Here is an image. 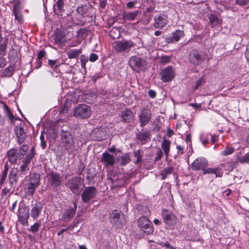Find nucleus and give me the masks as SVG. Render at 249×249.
Here are the masks:
<instances>
[{
  "label": "nucleus",
  "mask_w": 249,
  "mask_h": 249,
  "mask_svg": "<svg viewBox=\"0 0 249 249\" xmlns=\"http://www.w3.org/2000/svg\"><path fill=\"white\" fill-rule=\"evenodd\" d=\"M40 226V223L36 222L34 225L30 227V229L29 230V231H31L33 233H36L39 231V229Z\"/></svg>",
  "instance_id": "49530a36"
},
{
  "label": "nucleus",
  "mask_w": 249,
  "mask_h": 249,
  "mask_svg": "<svg viewBox=\"0 0 249 249\" xmlns=\"http://www.w3.org/2000/svg\"><path fill=\"white\" fill-rule=\"evenodd\" d=\"M235 3L242 7H249V0H235Z\"/></svg>",
  "instance_id": "37998d69"
},
{
  "label": "nucleus",
  "mask_w": 249,
  "mask_h": 249,
  "mask_svg": "<svg viewBox=\"0 0 249 249\" xmlns=\"http://www.w3.org/2000/svg\"><path fill=\"white\" fill-rule=\"evenodd\" d=\"M80 60L82 68L85 67L86 64L88 62V59L87 57L84 55H82L80 56Z\"/></svg>",
  "instance_id": "6e6d98bb"
},
{
  "label": "nucleus",
  "mask_w": 249,
  "mask_h": 249,
  "mask_svg": "<svg viewBox=\"0 0 249 249\" xmlns=\"http://www.w3.org/2000/svg\"><path fill=\"white\" fill-rule=\"evenodd\" d=\"M236 163L234 161H230L226 162L222 164L221 166L225 169V170L229 172L231 171L235 168Z\"/></svg>",
  "instance_id": "e433bc0d"
},
{
  "label": "nucleus",
  "mask_w": 249,
  "mask_h": 249,
  "mask_svg": "<svg viewBox=\"0 0 249 249\" xmlns=\"http://www.w3.org/2000/svg\"><path fill=\"white\" fill-rule=\"evenodd\" d=\"M10 54L9 55V59L12 60V59L14 61L15 64L17 62L18 60V54L17 52L15 50L10 51Z\"/></svg>",
  "instance_id": "a18cd8bd"
},
{
  "label": "nucleus",
  "mask_w": 249,
  "mask_h": 249,
  "mask_svg": "<svg viewBox=\"0 0 249 249\" xmlns=\"http://www.w3.org/2000/svg\"><path fill=\"white\" fill-rule=\"evenodd\" d=\"M122 122L125 123H130L133 119L134 115L132 111L129 109L123 110L121 113Z\"/></svg>",
  "instance_id": "a878e982"
},
{
  "label": "nucleus",
  "mask_w": 249,
  "mask_h": 249,
  "mask_svg": "<svg viewBox=\"0 0 249 249\" xmlns=\"http://www.w3.org/2000/svg\"><path fill=\"white\" fill-rule=\"evenodd\" d=\"M203 175L214 174L215 177L221 178L223 176V171L221 168H206L202 173Z\"/></svg>",
  "instance_id": "393cba45"
},
{
  "label": "nucleus",
  "mask_w": 249,
  "mask_h": 249,
  "mask_svg": "<svg viewBox=\"0 0 249 249\" xmlns=\"http://www.w3.org/2000/svg\"><path fill=\"white\" fill-rule=\"evenodd\" d=\"M6 65V59L0 56V69L4 68Z\"/></svg>",
  "instance_id": "e2e57ef3"
},
{
  "label": "nucleus",
  "mask_w": 249,
  "mask_h": 249,
  "mask_svg": "<svg viewBox=\"0 0 249 249\" xmlns=\"http://www.w3.org/2000/svg\"><path fill=\"white\" fill-rule=\"evenodd\" d=\"M234 151L235 149L233 147L227 146L225 149L221 152V155L225 156H228L232 154Z\"/></svg>",
  "instance_id": "c03bdc74"
},
{
  "label": "nucleus",
  "mask_w": 249,
  "mask_h": 249,
  "mask_svg": "<svg viewBox=\"0 0 249 249\" xmlns=\"http://www.w3.org/2000/svg\"><path fill=\"white\" fill-rule=\"evenodd\" d=\"M46 54V52L44 50H40L37 53V58L38 60L40 59L42 60V58L45 56Z\"/></svg>",
  "instance_id": "bf43d9fd"
},
{
  "label": "nucleus",
  "mask_w": 249,
  "mask_h": 249,
  "mask_svg": "<svg viewBox=\"0 0 249 249\" xmlns=\"http://www.w3.org/2000/svg\"><path fill=\"white\" fill-rule=\"evenodd\" d=\"M171 57L168 56H163L161 58L160 63L163 65L170 62Z\"/></svg>",
  "instance_id": "864d4df0"
},
{
  "label": "nucleus",
  "mask_w": 249,
  "mask_h": 249,
  "mask_svg": "<svg viewBox=\"0 0 249 249\" xmlns=\"http://www.w3.org/2000/svg\"><path fill=\"white\" fill-rule=\"evenodd\" d=\"M107 5V0H100L99 2V6L101 8L105 9Z\"/></svg>",
  "instance_id": "338daca9"
},
{
  "label": "nucleus",
  "mask_w": 249,
  "mask_h": 249,
  "mask_svg": "<svg viewBox=\"0 0 249 249\" xmlns=\"http://www.w3.org/2000/svg\"><path fill=\"white\" fill-rule=\"evenodd\" d=\"M88 10V9L87 6L83 5L77 7L76 9L77 13L82 16H84V15L87 13Z\"/></svg>",
  "instance_id": "79ce46f5"
},
{
  "label": "nucleus",
  "mask_w": 249,
  "mask_h": 249,
  "mask_svg": "<svg viewBox=\"0 0 249 249\" xmlns=\"http://www.w3.org/2000/svg\"><path fill=\"white\" fill-rule=\"evenodd\" d=\"M160 76L163 82H170L175 78V70L172 66H168L161 71Z\"/></svg>",
  "instance_id": "9d476101"
},
{
  "label": "nucleus",
  "mask_w": 249,
  "mask_h": 249,
  "mask_svg": "<svg viewBox=\"0 0 249 249\" xmlns=\"http://www.w3.org/2000/svg\"><path fill=\"white\" fill-rule=\"evenodd\" d=\"M15 64L10 65L6 68L2 72V75L4 77H11L14 72L15 70Z\"/></svg>",
  "instance_id": "7c9ffc66"
},
{
  "label": "nucleus",
  "mask_w": 249,
  "mask_h": 249,
  "mask_svg": "<svg viewBox=\"0 0 249 249\" xmlns=\"http://www.w3.org/2000/svg\"><path fill=\"white\" fill-rule=\"evenodd\" d=\"M58 62V60H48V65L50 66L51 68H52L53 70H55L58 67V65L57 64Z\"/></svg>",
  "instance_id": "09e8293b"
},
{
  "label": "nucleus",
  "mask_w": 249,
  "mask_h": 249,
  "mask_svg": "<svg viewBox=\"0 0 249 249\" xmlns=\"http://www.w3.org/2000/svg\"><path fill=\"white\" fill-rule=\"evenodd\" d=\"M97 190L94 186H88L85 188L81 194L82 200L84 203H88L92 198L95 197Z\"/></svg>",
  "instance_id": "4468645a"
},
{
  "label": "nucleus",
  "mask_w": 249,
  "mask_h": 249,
  "mask_svg": "<svg viewBox=\"0 0 249 249\" xmlns=\"http://www.w3.org/2000/svg\"><path fill=\"white\" fill-rule=\"evenodd\" d=\"M42 64V60L38 59L37 58H36V62H35V65L36 67L35 69H38L40 68Z\"/></svg>",
  "instance_id": "0e129e2a"
},
{
  "label": "nucleus",
  "mask_w": 249,
  "mask_h": 249,
  "mask_svg": "<svg viewBox=\"0 0 249 249\" xmlns=\"http://www.w3.org/2000/svg\"><path fill=\"white\" fill-rule=\"evenodd\" d=\"M176 148L177 149V151H178V155H182L183 154L184 152H183V147L180 145H177V146H176Z\"/></svg>",
  "instance_id": "69168bd1"
},
{
  "label": "nucleus",
  "mask_w": 249,
  "mask_h": 249,
  "mask_svg": "<svg viewBox=\"0 0 249 249\" xmlns=\"http://www.w3.org/2000/svg\"><path fill=\"white\" fill-rule=\"evenodd\" d=\"M43 209V204L38 201L31 205L30 215L33 219H37L40 215Z\"/></svg>",
  "instance_id": "6ab92c4d"
},
{
  "label": "nucleus",
  "mask_w": 249,
  "mask_h": 249,
  "mask_svg": "<svg viewBox=\"0 0 249 249\" xmlns=\"http://www.w3.org/2000/svg\"><path fill=\"white\" fill-rule=\"evenodd\" d=\"M134 155L135 157L137 158L136 163H138L141 161V158L142 157V155L141 154V152L140 150L134 151Z\"/></svg>",
  "instance_id": "3c124183"
},
{
  "label": "nucleus",
  "mask_w": 249,
  "mask_h": 249,
  "mask_svg": "<svg viewBox=\"0 0 249 249\" xmlns=\"http://www.w3.org/2000/svg\"><path fill=\"white\" fill-rule=\"evenodd\" d=\"M162 157L163 152L160 149H159V150L157 151L156 153V157L154 158V161L156 162L160 160H161Z\"/></svg>",
  "instance_id": "8fccbe9b"
},
{
  "label": "nucleus",
  "mask_w": 249,
  "mask_h": 249,
  "mask_svg": "<svg viewBox=\"0 0 249 249\" xmlns=\"http://www.w3.org/2000/svg\"><path fill=\"white\" fill-rule=\"evenodd\" d=\"M208 161L205 158L198 157L192 163L191 168L194 171L201 170L203 172L205 168L208 167Z\"/></svg>",
  "instance_id": "f8f14e48"
},
{
  "label": "nucleus",
  "mask_w": 249,
  "mask_h": 249,
  "mask_svg": "<svg viewBox=\"0 0 249 249\" xmlns=\"http://www.w3.org/2000/svg\"><path fill=\"white\" fill-rule=\"evenodd\" d=\"M40 175L37 173H33L28 176V179L25 184L24 189L26 194L30 196L34 195L36 189L40 185Z\"/></svg>",
  "instance_id": "f03ea898"
},
{
  "label": "nucleus",
  "mask_w": 249,
  "mask_h": 249,
  "mask_svg": "<svg viewBox=\"0 0 249 249\" xmlns=\"http://www.w3.org/2000/svg\"><path fill=\"white\" fill-rule=\"evenodd\" d=\"M152 114L151 111L147 108H144L139 114L138 117L141 127L146 125L151 119Z\"/></svg>",
  "instance_id": "a211bd4d"
},
{
  "label": "nucleus",
  "mask_w": 249,
  "mask_h": 249,
  "mask_svg": "<svg viewBox=\"0 0 249 249\" xmlns=\"http://www.w3.org/2000/svg\"><path fill=\"white\" fill-rule=\"evenodd\" d=\"M174 167L173 166H169L165 167L160 174L161 176V179H165L168 175L174 173Z\"/></svg>",
  "instance_id": "72a5a7b5"
},
{
  "label": "nucleus",
  "mask_w": 249,
  "mask_h": 249,
  "mask_svg": "<svg viewBox=\"0 0 249 249\" xmlns=\"http://www.w3.org/2000/svg\"><path fill=\"white\" fill-rule=\"evenodd\" d=\"M7 174H6V173H5L4 172H1V178L0 179V185H1L4 183V182L7 178Z\"/></svg>",
  "instance_id": "680f3d73"
},
{
  "label": "nucleus",
  "mask_w": 249,
  "mask_h": 249,
  "mask_svg": "<svg viewBox=\"0 0 249 249\" xmlns=\"http://www.w3.org/2000/svg\"><path fill=\"white\" fill-rule=\"evenodd\" d=\"M82 49H71L67 52V55L70 59H74L78 57L82 53Z\"/></svg>",
  "instance_id": "c9c22d12"
},
{
  "label": "nucleus",
  "mask_w": 249,
  "mask_h": 249,
  "mask_svg": "<svg viewBox=\"0 0 249 249\" xmlns=\"http://www.w3.org/2000/svg\"><path fill=\"white\" fill-rule=\"evenodd\" d=\"M101 161L106 166H113L115 162V157L113 155L109 153L105 152L102 154Z\"/></svg>",
  "instance_id": "b1692460"
},
{
  "label": "nucleus",
  "mask_w": 249,
  "mask_h": 249,
  "mask_svg": "<svg viewBox=\"0 0 249 249\" xmlns=\"http://www.w3.org/2000/svg\"><path fill=\"white\" fill-rule=\"evenodd\" d=\"M153 26L156 29H161L168 23V17L166 14L161 13L156 15L154 18Z\"/></svg>",
  "instance_id": "ddd939ff"
},
{
  "label": "nucleus",
  "mask_w": 249,
  "mask_h": 249,
  "mask_svg": "<svg viewBox=\"0 0 249 249\" xmlns=\"http://www.w3.org/2000/svg\"><path fill=\"white\" fill-rule=\"evenodd\" d=\"M85 166L84 163H80L78 168L77 169L76 174H77L79 175H81L82 174L84 170H85Z\"/></svg>",
  "instance_id": "5fc2aeb1"
},
{
  "label": "nucleus",
  "mask_w": 249,
  "mask_h": 249,
  "mask_svg": "<svg viewBox=\"0 0 249 249\" xmlns=\"http://www.w3.org/2000/svg\"><path fill=\"white\" fill-rule=\"evenodd\" d=\"M91 114L90 107L85 104L78 105L73 110L74 116L79 119L88 118Z\"/></svg>",
  "instance_id": "1a4fd4ad"
},
{
  "label": "nucleus",
  "mask_w": 249,
  "mask_h": 249,
  "mask_svg": "<svg viewBox=\"0 0 249 249\" xmlns=\"http://www.w3.org/2000/svg\"><path fill=\"white\" fill-rule=\"evenodd\" d=\"M19 177L18 176V174L17 171H12L8 178V182L9 183V185L13 187L14 185H16L18 182V178Z\"/></svg>",
  "instance_id": "c85d7f7f"
},
{
  "label": "nucleus",
  "mask_w": 249,
  "mask_h": 249,
  "mask_svg": "<svg viewBox=\"0 0 249 249\" xmlns=\"http://www.w3.org/2000/svg\"><path fill=\"white\" fill-rule=\"evenodd\" d=\"M137 224L141 232L147 235L153 234L154 228L152 223L145 216L140 217L138 219Z\"/></svg>",
  "instance_id": "39448f33"
},
{
  "label": "nucleus",
  "mask_w": 249,
  "mask_h": 249,
  "mask_svg": "<svg viewBox=\"0 0 249 249\" xmlns=\"http://www.w3.org/2000/svg\"><path fill=\"white\" fill-rule=\"evenodd\" d=\"M80 184V178L75 177L68 181L67 186L69 188L72 193L76 195H78L81 192V190L79 188Z\"/></svg>",
  "instance_id": "2eb2a0df"
},
{
  "label": "nucleus",
  "mask_w": 249,
  "mask_h": 249,
  "mask_svg": "<svg viewBox=\"0 0 249 249\" xmlns=\"http://www.w3.org/2000/svg\"><path fill=\"white\" fill-rule=\"evenodd\" d=\"M171 142L169 140L164 139L161 144V147L166 156V158L169 157V153L170 150Z\"/></svg>",
  "instance_id": "c756f323"
},
{
  "label": "nucleus",
  "mask_w": 249,
  "mask_h": 249,
  "mask_svg": "<svg viewBox=\"0 0 249 249\" xmlns=\"http://www.w3.org/2000/svg\"><path fill=\"white\" fill-rule=\"evenodd\" d=\"M40 141H41V143H40L41 146L43 149H44L46 147L47 144H46V142L45 141V138H44V134H43V132L41 133V134L40 136Z\"/></svg>",
  "instance_id": "603ef678"
},
{
  "label": "nucleus",
  "mask_w": 249,
  "mask_h": 249,
  "mask_svg": "<svg viewBox=\"0 0 249 249\" xmlns=\"http://www.w3.org/2000/svg\"><path fill=\"white\" fill-rule=\"evenodd\" d=\"M3 109L7 115L11 120L14 119V116L11 112L10 109L6 104H4Z\"/></svg>",
  "instance_id": "de8ad7c7"
},
{
  "label": "nucleus",
  "mask_w": 249,
  "mask_h": 249,
  "mask_svg": "<svg viewBox=\"0 0 249 249\" xmlns=\"http://www.w3.org/2000/svg\"><path fill=\"white\" fill-rule=\"evenodd\" d=\"M14 14L15 16V19L18 20L19 23H21L22 22V16L18 14V12L16 10H14Z\"/></svg>",
  "instance_id": "13d9d810"
},
{
  "label": "nucleus",
  "mask_w": 249,
  "mask_h": 249,
  "mask_svg": "<svg viewBox=\"0 0 249 249\" xmlns=\"http://www.w3.org/2000/svg\"><path fill=\"white\" fill-rule=\"evenodd\" d=\"M135 45V43L130 40L114 41L112 43V51L115 53L128 52Z\"/></svg>",
  "instance_id": "20e7f679"
},
{
  "label": "nucleus",
  "mask_w": 249,
  "mask_h": 249,
  "mask_svg": "<svg viewBox=\"0 0 249 249\" xmlns=\"http://www.w3.org/2000/svg\"><path fill=\"white\" fill-rule=\"evenodd\" d=\"M161 216L163 221L168 226L171 227L176 224L177 218L172 212L163 209L162 211Z\"/></svg>",
  "instance_id": "dca6fc26"
},
{
  "label": "nucleus",
  "mask_w": 249,
  "mask_h": 249,
  "mask_svg": "<svg viewBox=\"0 0 249 249\" xmlns=\"http://www.w3.org/2000/svg\"><path fill=\"white\" fill-rule=\"evenodd\" d=\"M48 181L51 187L57 188L61 185V177L59 173L51 171L48 174Z\"/></svg>",
  "instance_id": "f3484780"
},
{
  "label": "nucleus",
  "mask_w": 249,
  "mask_h": 249,
  "mask_svg": "<svg viewBox=\"0 0 249 249\" xmlns=\"http://www.w3.org/2000/svg\"><path fill=\"white\" fill-rule=\"evenodd\" d=\"M29 209L26 206L19 205L18 209V221L22 225L28 224V219L30 216Z\"/></svg>",
  "instance_id": "9b49d317"
},
{
  "label": "nucleus",
  "mask_w": 249,
  "mask_h": 249,
  "mask_svg": "<svg viewBox=\"0 0 249 249\" xmlns=\"http://www.w3.org/2000/svg\"><path fill=\"white\" fill-rule=\"evenodd\" d=\"M245 54L248 62L249 63V44L247 45V49Z\"/></svg>",
  "instance_id": "774afa93"
},
{
  "label": "nucleus",
  "mask_w": 249,
  "mask_h": 249,
  "mask_svg": "<svg viewBox=\"0 0 249 249\" xmlns=\"http://www.w3.org/2000/svg\"><path fill=\"white\" fill-rule=\"evenodd\" d=\"M141 14L142 12L140 10H135L133 11L124 12L123 14V18L124 21H131L138 19Z\"/></svg>",
  "instance_id": "5701e85b"
},
{
  "label": "nucleus",
  "mask_w": 249,
  "mask_h": 249,
  "mask_svg": "<svg viewBox=\"0 0 249 249\" xmlns=\"http://www.w3.org/2000/svg\"><path fill=\"white\" fill-rule=\"evenodd\" d=\"M8 42V38L6 37L4 38L3 42L0 44V56H4L5 55Z\"/></svg>",
  "instance_id": "4c0bfd02"
},
{
  "label": "nucleus",
  "mask_w": 249,
  "mask_h": 249,
  "mask_svg": "<svg viewBox=\"0 0 249 249\" xmlns=\"http://www.w3.org/2000/svg\"><path fill=\"white\" fill-rule=\"evenodd\" d=\"M150 135V132L149 131L142 130L136 134L137 139L141 141H146Z\"/></svg>",
  "instance_id": "f704fd0d"
},
{
  "label": "nucleus",
  "mask_w": 249,
  "mask_h": 249,
  "mask_svg": "<svg viewBox=\"0 0 249 249\" xmlns=\"http://www.w3.org/2000/svg\"><path fill=\"white\" fill-rule=\"evenodd\" d=\"M15 132L18 138V141L19 144L23 143L26 138V134L24 128L21 126L17 127L15 129Z\"/></svg>",
  "instance_id": "cd10ccee"
},
{
  "label": "nucleus",
  "mask_w": 249,
  "mask_h": 249,
  "mask_svg": "<svg viewBox=\"0 0 249 249\" xmlns=\"http://www.w3.org/2000/svg\"><path fill=\"white\" fill-rule=\"evenodd\" d=\"M109 220L112 225L117 229L123 228L125 224L124 215L121 211L115 210L109 216Z\"/></svg>",
  "instance_id": "423d86ee"
},
{
  "label": "nucleus",
  "mask_w": 249,
  "mask_h": 249,
  "mask_svg": "<svg viewBox=\"0 0 249 249\" xmlns=\"http://www.w3.org/2000/svg\"><path fill=\"white\" fill-rule=\"evenodd\" d=\"M206 82V80L204 78V76H202L201 77L199 78L195 83V85L193 87V89L194 90H197L199 89L201 86H202Z\"/></svg>",
  "instance_id": "ea45409f"
},
{
  "label": "nucleus",
  "mask_w": 249,
  "mask_h": 249,
  "mask_svg": "<svg viewBox=\"0 0 249 249\" xmlns=\"http://www.w3.org/2000/svg\"><path fill=\"white\" fill-rule=\"evenodd\" d=\"M205 59L204 54L201 51L197 49H193L189 52L188 56L189 62L194 66H199Z\"/></svg>",
  "instance_id": "6e6552de"
},
{
  "label": "nucleus",
  "mask_w": 249,
  "mask_h": 249,
  "mask_svg": "<svg viewBox=\"0 0 249 249\" xmlns=\"http://www.w3.org/2000/svg\"><path fill=\"white\" fill-rule=\"evenodd\" d=\"M118 161L121 166H125L130 161V157L128 153H125L118 158Z\"/></svg>",
  "instance_id": "2f4dec72"
},
{
  "label": "nucleus",
  "mask_w": 249,
  "mask_h": 249,
  "mask_svg": "<svg viewBox=\"0 0 249 249\" xmlns=\"http://www.w3.org/2000/svg\"><path fill=\"white\" fill-rule=\"evenodd\" d=\"M128 64L132 70L137 72L143 70L147 65L146 61L144 58L136 55L130 57Z\"/></svg>",
  "instance_id": "0eeeda50"
},
{
  "label": "nucleus",
  "mask_w": 249,
  "mask_h": 249,
  "mask_svg": "<svg viewBox=\"0 0 249 249\" xmlns=\"http://www.w3.org/2000/svg\"><path fill=\"white\" fill-rule=\"evenodd\" d=\"M184 35L183 31L176 30L172 32L171 35L166 36L165 40L167 43H174L178 41Z\"/></svg>",
  "instance_id": "4be33fe9"
},
{
  "label": "nucleus",
  "mask_w": 249,
  "mask_h": 249,
  "mask_svg": "<svg viewBox=\"0 0 249 249\" xmlns=\"http://www.w3.org/2000/svg\"><path fill=\"white\" fill-rule=\"evenodd\" d=\"M73 206L66 209L62 215V219L65 222L71 221L74 217L77 210V204L75 202H73Z\"/></svg>",
  "instance_id": "aec40b11"
},
{
  "label": "nucleus",
  "mask_w": 249,
  "mask_h": 249,
  "mask_svg": "<svg viewBox=\"0 0 249 249\" xmlns=\"http://www.w3.org/2000/svg\"><path fill=\"white\" fill-rule=\"evenodd\" d=\"M242 163H248L249 162V153L245 154L240 160Z\"/></svg>",
  "instance_id": "4d7b16f0"
},
{
  "label": "nucleus",
  "mask_w": 249,
  "mask_h": 249,
  "mask_svg": "<svg viewBox=\"0 0 249 249\" xmlns=\"http://www.w3.org/2000/svg\"><path fill=\"white\" fill-rule=\"evenodd\" d=\"M53 37L54 44L58 46H63L66 42L65 33L60 30H55Z\"/></svg>",
  "instance_id": "412c9836"
},
{
  "label": "nucleus",
  "mask_w": 249,
  "mask_h": 249,
  "mask_svg": "<svg viewBox=\"0 0 249 249\" xmlns=\"http://www.w3.org/2000/svg\"><path fill=\"white\" fill-rule=\"evenodd\" d=\"M209 21L212 28H215L221 24V19L213 14H211L209 16Z\"/></svg>",
  "instance_id": "473e14b6"
},
{
  "label": "nucleus",
  "mask_w": 249,
  "mask_h": 249,
  "mask_svg": "<svg viewBox=\"0 0 249 249\" xmlns=\"http://www.w3.org/2000/svg\"><path fill=\"white\" fill-rule=\"evenodd\" d=\"M28 149V146L26 144L22 145L18 150V159L21 160L23 158L24 156L26 155V152Z\"/></svg>",
  "instance_id": "58836bf2"
},
{
  "label": "nucleus",
  "mask_w": 249,
  "mask_h": 249,
  "mask_svg": "<svg viewBox=\"0 0 249 249\" xmlns=\"http://www.w3.org/2000/svg\"><path fill=\"white\" fill-rule=\"evenodd\" d=\"M60 137L62 145L69 155L72 152L74 148L73 136L71 132V129L66 127L60 129Z\"/></svg>",
  "instance_id": "f257e3e1"
},
{
  "label": "nucleus",
  "mask_w": 249,
  "mask_h": 249,
  "mask_svg": "<svg viewBox=\"0 0 249 249\" xmlns=\"http://www.w3.org/2000/svg\"><path fill=\"white\" fill-rule=\"evenodd\" d=\"M98 59V55L94 53L90 54L89 60L90 62H95Z\"/></svg>",
  "instance_id": "052dcab7"
},
{
  "label": "nucleus",
  "mask_w": 249,
  "mask_h": 249,
  "mask_svg": "<svg viewBox=\"0 0 249 249\" xmlns=\"http://www.w3.org/2000/svg\"><path fill=\"white\" fill-rule=\"evenodd\" d=\"M54 6H56L57 10L59 13H62L63 12L65 11L64 7V0H57L56 1L55 4L54 5Z\"/></svg>",
  "instance_id": "a19ab883"
},
{
  "label": "nucleus",
  "mask_w": 249,
  "mask_h": 249,
  "mask_svg": "<svg viewBox=\"0 0 249 249\" xmlns=\"http://www.w3.org/2000/svg\"><path fill=\"white\" fill-rule=\"evenodd\" d=\"M8 160L11 164H15L18 159V150L16 148H12L7 152Z\"/></svg>",
  "instance_id": "bb28decb"
},
{
  "label": "nucleus",
  "mask_w": 249,
  "mask_h": 249,
  "mask_svg": "<svg viewBox=\"0 0 249 249\" xmlns=\"http://www.w3.org/2000/svg\"><path fill=\"white\" fill-rule=\"evenodd\" d=\"M36 155V149L34 147H32L30 150L29 152L25 156L22 160V164L20 165L18 172V176L23 178L25 175L27 174L30 170L29 164L32 160L34 158Z\"/></svg>",
  "instance_id": "7ed1b4c3"
}]
</instances>
